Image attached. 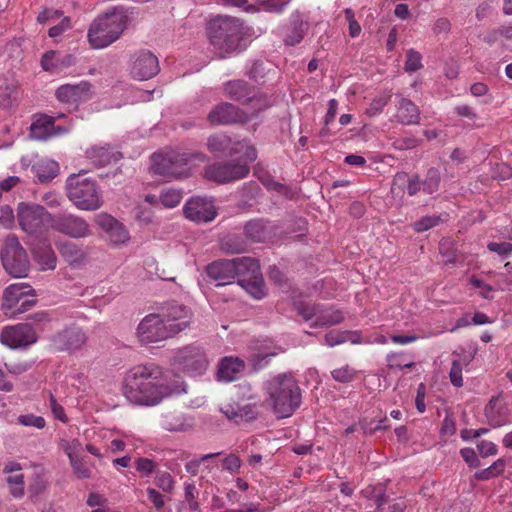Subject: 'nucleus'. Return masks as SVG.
Instances as JSON below:
<instances>
[{
	"mask_svg": "<svg viewBox=\"0 0 512 512\" xmlns=\"http://www.w3.org/2000/svg\"><path fill=\"white\" fill-rule=\"evenodd\" d=\"M477 449L482 457H488L497 454V446L490 441L482 440L477 444Z\"/></svg>",
	"mask_w": 512,
	"mask_h": 512,
	"instance_id": "obj_64",
	"label": "nucleus"
},
{
	"mask_svg": "<svg viewBox=\"0 0 512 512\" xmlns=\"http://www.w3.org/2000/svg\"><path fill=\"white\" fill-rule=\"evenodd\" d=\"M155 483L160 489L167 493L172 492L174 489V480L169 472H157Z\"/></svg>",
	"mask_w": 512,
	"mask_h": 512,
	"instance_id": "obj_53",
	"label": "nucleus"
},
{
	"mask_svg": "<svg viewBox=\"0 0 512 512\" xmlns=\"http://www.w3.org/2000/svg\"><path fill=\"white\" fill-rule=\"evenodd\" d=\"M32 291L29 285L16 283L8 286L2 296V309L6 314L14 307H17L20 300L23 299L24 294H30Z\"/></svg>",
	"mask_w": 512,
	"mask_h": 512,
	"instance_id": "obj_28",
	"label": "nucleus"
},
{
	"mask_svg": "<svg viewBox=\"0 0 512 512\" xmlns=\"http://www.w3.org/2000/svg\"><path fill=\"white\" fill-rule=\"evenodd\" d=\"M32 244L31 252L35 261L41 266L42 270H54L57 266V257L50 244L45 240H35Z\"/></svg>",
	"mask_w": 512,
	"mask_h": 512,
	"instance_id": "obj_27",
	"label": "nucleus"
},
{
	"mask_svg": "<svg viewBox=\"0 0 512 512\" xmlns=\"http://www.w3.org/2000/svg\"><path fill=\"white\" fill-rule=\"evenodd\" d=\"M512 36V27L502 26L490 31L485 37L484 41L488 44H493L497 42L501 38H511Z\"/></svg>",
	"mask_w": 512,
	"mask_h": 512,
	"instance_id": "obj_51",
	"label": "nucleus"
},
{
	"mask_svg": "<svg viewBox=\"0 0 512 512\" xmlns=\"http://www.w3.org/2000/svg\"><path fill=\"white\" fill-rule=\"evenodd\" d=\"M296 310L299 315L303 317L305 321H309L313 318L317 319L319 305L316 304H303L300 303L296 306Z\"/></svg>",
	"mask_w": 512,
	"mask_h": 512,
	"instance_id": "obj_55",
	"label": "nucleus"
},
{
	"mask_svg": "<svg viewBox=\"0 0 512 512\" xmlns=\"http://www.w3.org/2000/svg\"><path fill=\"white\" fill-rule=\"evenodd\" d=\"M48 172L44 171L42 167L37 169V179L41 183L49 182L55 178L58 174V165L55 162H51L48 166Z\"/></svg>",
	"mask_w": 512,
	"mask_h": 512,
	"instance_id": "obj_57",
	"label": "nucleus"
},
{
	"mask_svg": "<svg viewBox=\"0 0 512 512\" xmlns=\"http://www.w3.org/2000/svg\"><path fill=\"white\" fill-rule=\"evenodd\" d=\"M194 158L200 162L207 161L202 152L187 154L180 151H169L166 154L152 155V169L155 174L168 178H184L189 176V159Z\"/></svg>",
	"mask_w": 512,
	"mask_h": 512,
	"instance_id": "obj_6",
	"label": "nucleus"
},
{
	"mask_svg": "<svg viewBox=\"0 0 512 512\" xmlns=\"http://www.w3.org/2000/svg\"><path fill=\"white\" fill-rule=\"evenodd\" d=\"M208 121L213 125L246 123L249 121L247 113L231 103L217 105L207 116Z\"/></svg>",
	"mask_w": 512,
	"mask_h": 512,
	"instance_id": "obj_22",
	"label": "nucleus"
},
{
	"mask_svg": "<svg viewBox=\"0 0 512 512\" xmlns=\"http://www.w3.org/2000/svg\"><path fill=\"white\" fill-rule=\"evenodd\" d=\"M487 248L500 256H507L512 253V243L510 242H489Z\"/></svg>",
	"mask_w": 512,
	"mask_h": 512,
	"instance_id": "obj_61",
	"label": "nucleus"
},
{
	"mask_svg": "<svg viewBox=\"0 0 512 512\" xmlns=\"http://www.w3.org/2000/svg\"><path fill=\"white\" fill-rule=\"evenodd\" d=\"M394 180L406 182V189L409 196H415L417 193L422 191L420 187V176L416 173L411 175L405 172L397 173Z\"/></svg>",
	"mask_w": 512,
	"mask_h": 512,
	"instance_id": "obj_41",
	"label": "nucleus"
},
{
	"mask_svg": "<svg viewBox=\"0 0 512 512\" xmlns=\"http://www.w3.org/2000/svg\"><path fill=\"white\" fill-rule=\"evenodd\" d=\"M469 360L464 363L459 360H454L451 365L449 378L453 386L459 388L463 386L462 370L463 367L468 365Z\"/></svg>",
	"mask_w": 512,
	"mask_h": 512,
	"instance_id": "obj_46",
	"label": "nucleus"
},
{
	"mask_svg": "<svg viewBox=\"0 0 512 512\" xmlns=\"http://www.w3.org/2000/svg\"><path fill=\"white\" fill-rule=\"evenodd\" d=\"M71 125H56L55 117L41 114L30 126V135L35 140H47L50 137L68 132Z\"/></svg>",
	"mask_w": 512,
	"mask_h": 512,
	"instance_id": "obj_20",
	"label": "nucleus"
},
{
	"mask_svg": "<svg viewBox=\"0 0 512 512\" xmlns=\"http://www.w3.org/2000/svg\"><path fill=\"white\" fill-rule=\"evenodd\" d=\"M344 320L342 313L338 310L323 309L319 305L317 319L312 323L314 328L329 327L337 325Z\"/></svg>",
	"mask_w": 512,
	"mask_h": 512,
	"instance_id": "obj_35",
	"label": "nucleus"
},
{
	"mask_svg": "<svg viewBox=\"0 0 512 512\" xmlns=\"http://www.w3.org/2000/svg\"><path fill=\"white\" fill-rule=\"evenodd\" d=\"M172 364L190 376L203 375L209 366V359L203 347L188 344L175 350Z\"/></svg>",
	"mask_w": 512,
	"mask_h": 512,
	"instance_id": "obj_10",
	"label": "nucleus"
},
{
	"mask_svg": "<svg viewBox=\"0 0 512 512\" xmlns=\"http://www.w3.org/2000/svg\"><path fill=\"white\" fill-rule=\"evenodd\" d=\"M308 29V23L305 22L299 12L291 16L290 28L284 38L287 46H294L302 41L305 32Z\"/></svg>",
	"mask_w": 512,
	"mask_h": 512,
	"instance_id": "obj_32",
	"label": "nucleus"
},
{
	"mask_svg": "<svg viewBox=\"0 0 512 512\" xmlns=\"http://www.w3.org/2000/svg\"><path fill=\"white\" fill-rule=\"evenodd\" d=\"M123 390L129 402L140 406H156L173 393L162 368L154 363L132 367L126 373Z\"/></svg>",
	"mask_w": 512,
	"mask_h": 512,
	"instance_id": "obj_1",
	"label": "nucleus"
},
{
	"mask_svg": "<svg viewBox=\"0 0 512 512\" xmlns=\"http://www.w3.org/2000/svg\"><path fill=\"white\" fill-rule=\"evenodd\" d=\"M259 180L267 189L274 190L279 194H286L288 191V187L286 185L275 181L270 175L259 177Z\"/></svg>",
	"mask_w": 512,
	"mask_h": 512,
	"instance_id": "obj_58",
	"label": "nucleus"
},
{
	"mask_svg": "<svg viewBox=\"0 0 512 512\" xmlns=\"http://www.w3.org/2000/svg\"><path fill=\"white\" fill-rule=\"evenodd\" d=\"M16 217L21 230L32 240L43 239L47 225L51 226L52 214L39 204L20 202Z\"/></svg>",
	"mask_w": 512,
	"mask_h": 512,
	"instance_id": "obj_7",
	"label": "nucleus"
},
{
	"mask_svg": "<svg viewBox=\"0 0 512 512\" xmlns=\"http://www.w3.org/2000/svg\"><path fill=\"white\" fill-rule=\"evenodd\" d=\"M184 216L196 223H207L217 215L213 201L205 197H192L183 207Z\"/></svg>",
	"mask_w": 512,
	"mask_h": 512,
	"instance_id": "obj_18",
	"label": "nucleus"
},
{
	"mask_svg": "<svg viewBox=\"0 0 512 512\" xmlns=\"http://www.w3.org/2000/svg\"><path fill=\"white\" fill-rule=\"evenodd\" d=\"M165 324L159 313L146 315L137 327L139 341L143 344H154L173 338Z\"/></svg>",
	"mask_w": 512,
	"mask_h": 512,
	"instance_id": "obj_12",
	"label": "nucleus"
},
{
	"mask_svg": "<svg viewBox=\"0 0 512 512\" xmlns=\"http://www.w3.org/2000/svg\"><path fill=\"white\" fill-rule=\"evenodd\" d=\"M19 423L24 426H33L38 429H42L45 427V420L43 417L35 416L33 414L21 415L18 418Z\"/></svg>",
	"mask_w": 512,
	"mask_h": 512,
	"instance_id": "obj_59",
	"label": "nucleus"
},
{
	"mask_svg": "<svg viewBox=\"0 0 512 512\" xmlns=\"http://www.w3.org/2000/svg\"><path fill=\"white\" fill-rule=\"evenodd\" d=\"M159 314L172 337L189 327L192 316L187 307L176 302L167 304Z\"/></svg>",
	"mask_w": 512,
	"mask_h": 512,
	"instance_id": "obj_14",
	"label": "nucleus"
},
{
	"mask_svg": "<svg viewBox=\"0 0 512 512\" xmlns=\"http://www.w3.org/2000/svg\"><path fill=\"white\" fill-rule=\"evenodd\" d=\"M224 92L232 100L245 103L247 97L253 92V87L244 80H232L224 84Z\"/></svg>",
	"mask_w": 512,
	"mask_h": 512,
	"instance_id": "obj_33",
	"label": "nucleus"
},
{
	"mask_svg": "<svg viewBox=\"0 0 512 512\" xmlns=\"http://www.w3.org/2000/svg\"><path fill=\"white\" fill-rule=\"evenodd\" d=\"M220 411L227 419L240 424L254 420L257 417L255 404L240 405L239 403H228L220 408Z\"/></svg>",
	"mask_w": 512,
	"mask_h": 512,
	"instance_id": "obj_25",
	"label": "nucleus"
},
{
	"mask_svg": "<svg viewBox=\"0 0 512 512\" xmlns=\"http://www.w3.org/2000/svg\"><path fill=\"white\" fill-rule=\"evenodd\" d=\"M399 98L397 105L396 118L403 125L418 124L420 112L418 107L409 99L397 96Z\"/></svg>",
	"mask_w": 512,
	"mask_h": 512,
	"instance_id": "obj_30",
	"label": "nucleus"
},
{
	"mask_svg": "<svg viewBox=\"0 0 512 512\" xmlns=\"http://www.w3.org/2000/svg\"><path fill=\"white\" fill-rule=\"evenodd\" d=\"M197 489L194 484H186L184 488V498L193 512L199 511L200 505L197 501Z\"/></svg>",
	"mask_w": 512,
	"mask_h": 512,
	"instance_id": "obj_52",
	"label": "nucleus"
},
{
	"mask_svg": "<svg viewBox=\"0 0 512 512\" xmlns=\"http://www.w3.org/2000/svg\"><path fill=\"white\" fill-rule=\"evenodd\" d=\"M15 216L13 209L9 205L0 208V224L5 228H11L14 224Z\"/></svg>",
	"mask_w": 512,
	"mask_h": 512,
	"instance_id": "obj_62",
	"label": "nucleus"
},
{
	"mask_svg": "<svg viewBox=\"0 0 512 512\" xmlns=\"http://www.w3.org/2000/svg\"><path fill=\"white\" fill-rule=\"evenodd\" d=\"M221 454H222V452L205 454V455L201 456L199 459H195V460H191V461L187 462L185 464V469L189 474L195 476L198 474L199 466H200L201 462L206 461L208 459H212Z\"/></svg>",
	"mask_w": 512,
	"mask_h": 512,
	"instance_id": "obj_56",
	"label": "nucleus"
},
{
	"mask_svg": "<svg viewBox=\"0 0 512 512\" xmlns=\"http://www.w3.org/2000/svg\"><path fill=\"white\" fill-rule=\"evenodd\" d=\"M220 248L227 254H240L247 250V243L238 235H229L221 240Z\"/></svg>",
	"mask_w": 512,
	"mask_h": 512,
	"instance_id": "obj_38",
	"label": "nucleus"
},
{
	"mask_svg": "<svg viewBox=\"0 0 512 512\" xmlns=\"http://www.w3.org/2000/svg\"><path fill=\"white\" fill-rule=\"evenodd\" d=\"M391 95L388 94H382L377 96L373 99L370 106L366 110V114L370 117L376 116L380 114L384 107L388 104L390 101Z\"/></svg>",
	"mask_w": 512,
	"mask_h": 512,
	"instance_id": "obj_47",
	"label": "nucleus"
},
{
	"mask_svg": "<svg viewBox=\"0 0 512 512\" xmlns=\"http://www.w3.org/2000/svg\"><path fill=\"white\" fill-rule=\"evenodd\" d=\"M441 182V173L439 169L431 167L427 170L425 178L420 177L421 190L428 195L434 194L439 190Z\"/></svg>",
	"mask_w": 512,
	"mask_h": 512,
	"instance_id": "obj_36",
	"label": "nucleus"
},
{
	"mask_svg": "<svg viewBox=\"0 0 512 512\" xmlns=\"http://www.w3.org/2000/svg\"><path fill=\"white\" fill-rule=\"evenodd\" d=\"M250 169L246 164L215 163L205 169V177L218 183H227L246 177Z\"/></svg>",
	"mask_w": 512,
	"mask_h": 512,
	"instance_id": "obj_16",
	"label": "nucleus"
},
{
	"mask_svg": "<svg viewBox=\"0 0 512 512\" xmlns=\"http://www.w3.org/2000/svg\"><path fill=\"white\" fill-rule=\"evenodd\" d=\"M161 425L165 430L170 432L187 430L183 417L174 413H167L163 415Z\"/></svg>",
	"mask_w": 512,
	"mask_h": 512,
	"instance_id": "obj_40",
	"label": "nucleus"
},
{
	"mask_svg": "<svg viewBox=\"0 0 512 512\" xmlns=\"http://www.w3.org/2000/svg\"><path fill=\"white\" fill-rule=\"evenodd\" d=\"M0 341L12 348L26 347L37 341V335L30 323H20L3 328Z\"/></svg>",
	"mask_w": 512,
	"mask_h": 512,
	"instance_id": "obj_15",
	"label": "nucleus"
},
{
	"mask_svg": "<svg viewBox=\"0 0 512 512\" xmlns=\"http://www.w3.org/2000/svg\"><path fill=\"white\" fill-rule=\"evenodd\" d=\"M266 391L278 418L290 417L301 405L302 395L290 374H279L267 382Z\"/></svg>",
	"mask_w": 512,
	"mask_h": 512,
	"instance_id": "obj_3",
	"label": "nucleus"
},
{
	"mask_svg": "<svg viewBox=\"0 0 512 512\" xmlns=\"http://www.w3.org/2000/svg\"><path fill=\"white\" fill-rule=\"evenodd\" d=\"M50 341L56 351L73 353L86 344L87 335L81 327L71 325L55 333Z\"/></svg>",
	"mask_w": 512,
	"mask_h": 512,
	"instance_id": "obj_13",
	"label": "nucleus"
},
{
	"mask_svg": "<svg viewBox=\"0 0 512 512\" xmlns=\"http://www.w3.org/2000/svg\"><path fill=\"white\" fill-rule=\"evenodd\" d=\"M59 56L60 55L54 50L45 52L41 58V67L43 70L50 73H59Z\"/></svg>",
	"mask_w": 512,
	"mask_h": 512,
	"instance_id": "obj_44",
	"label": "nucleus"
},
{
	"mask_svg": "<svg viewBox=\"0 0 512 512\" xmlns=\"http://www.w3.org/2000/svg\"><path fill=\"white\" fill-rule=\"evenodd\" d=\"M57 250L64 261L73 268L82 267L88 257V249L75 242L64 240L56 243Z\"/></svg>",
	"mask_w": 512,
	"mask_h": 512,
	"instance_id": "obj_23",
	"label": "nucleus"
},
{
	"mask_svg": "<svg viewBox=\"0 0 512 512\" xmlns=\"http://www.w3.org/2000/svg\"><path fill=\"white\" fill-rule=\"evenodd\" d=\"M245 105H248L254 112H259L271 106V100L263 93L256 91L253 92L245 100Z\"/></svg>",
	"mask_w": 512,
	"mask_h": 512,
	"instance_id": "obj_39",
	"label": "nucleus"
},
{
	"mask_svg": "<svg viewBox=\"0 0 512 512\" xmlns=\"http://www.w3.org/2000/svg\"><path fill=\"white\" fill-rule=\"evenodd\" d=\"M84 172L71 174L67 178V197L78 209L95 211L103 204L102 193L95 180L83 177Z\"/></svg>",
	"mask_w": 512,
	"mask_h": 512,
	"instance_id": "obj_5",
	"label": "nucleus"
},
{
	"mask_svg": "<svg viewBox=\"0 0 512 512\" xmlns=\"http://www.w3.org/2000/svg\"><path fill=\"white\" fill-rule=\"evenodd\" d=\"M242 23L234 17L217 16L207 24L210 45L219 58L237 54L246 47Z\"/></svg>",
	"mask_w": 512,
	"mask_h": 512,
	"instance_id": "obj_2",
	"label": "nucleus"
},
{
	"mask_svg": "<svg viewBox=\"0 0 512 512\" xmlns=\"http://www.w3.org/2000/svg\"><path fill=\"white\" fill-rule=\"evenodd\" d=\"M231 140L224 135H213L208 138L207 148L212 153H225L230 149Z\"/></svg>",
	"mask_w": 512,
	"mask_h": 512,
	"instance_id": "obj_42",
	"label": "nucleus"
},
{
	"mask_svg": "<svg viewBox=\"0 0 512 512\" xmlns=\"http://www.w3.org/2000/svg\"><path fill=\"white\" fill-rule=\"evenodd\" d=\"M233 262L238 284L254 298L262 299L266 292L258 261L251 257H241L233 259Z\"/></svg>",
	"mask_w": 512,
	"mask_h": 512,
	"instance_id": "obj_8",
	"label": "nucleus"
},
{
	"mask_svg": "<svg viewBox=\"0 0 512 512\" xmlns=\"http://www.w3.org/2000/svg\"><path fill=\"white\" fill-rule=\"evenodd\" d=\"M55 96L62 103L77 106L91 98V84L88 81H81L77 84H63L57 88Z\"/></svg>",
	"mask_w": 512,
	"mask_h": 512,
	"instance_id": "obj_21",
	"label": "nucleus"
},
{
	"mask_svg": "<svg viewBox=\"0 0 512 512\" xmlns=\"http://www.w3.org/2000/svg\"><path fill=\"white\" fill-rule=\"evenodd\" d=\"M86 156L95 167L101 168L119 161L122 153L114 150L110 145H94L86 150Z\"/></svg>",
	"mask_w": 512,
	"mask_h": 512,
	"instance_id": "obj_24",
	"label": "nucleus"
},
{
	"mask_svg": "<svg viewBox=\"0 0 512 512\" xmlns=\"http://www.w3.org/2000/svg\"><path fill=\"white\" fill-rule=\"evenodd\" d=\"M356 374V370L349 365H344L331 371L332 378L339 383L352 382Z\"/></svg>",
	"mask_w": 512,
	"mask_h": 512,
	"instance_id": "obj_45",
	"label": "nucleus"
},
{
	"mask_svg": "<svg viewBox=\"0 0 512 512\" xmlns=\"http://www.w3.org/2000/svg\"><path fill=\"white\" fill-rule=\"evenodd\" d=\"M241 467V460L235 454H230L223 459V468L229 472H238Z\"/></svg>",
	"mask_w": 512,
	"mask_h": 512,
	"instance_id": "obj_63",
	"label": "nucleus"
},
{
	"mask_svg": "<svg viewBox=\"0 0 512 512\" xmlns=\"http://www.w3.org/2000/svg\"><path fill=\"white\" fill-rule=\"evenodd\" d=\"M460 455L470 468H477L480 466V460L473 448H462L460 450Z\"/></svg>",
	"mask_w": 512,
	"mask_h": 512,
	"instance_id": "obj_60",
	"label": "nucleus"
},
{
	"mask_svg": "<svg viewBox=\"0 0 512 512\" xmlns=\"http://www.w3.org/2000/svg\"><path fill=\"white\" fill-rule=\"evenodd\" d=\"M441 221V216L438 215L424 216L413 224V228L417 232H424L437 226Z\"/></svg>",
	"mask_w": 512,
	"mask_h": 512,
	"instance_id": "obj_48",
	"label": "nucleus"
},
{
	"mask_svg": "<svg viewBox=\"0 0 512 512\" xmlns=\"http://www.w3.org/2000/svg\"><path fill=\"white\" fill-rule=\"evenodd\" d=\"M136 470L141 474V476H149L155 472L157 467V463L152 459L139 457L135 461Z\"/></svg>",
	"mask_w": 512,
	"mask_h": 512,
	"instance_id": "obj_50",
	"label": "nucleus"
},
{
	"mask_svg": "<svg viewBox=\"0 0 512 512\" xmlns=\"http://www.w3.org/2000/svg\"><path fill=\"white\" fill-rule=\"evenodd\" d=\"M207 275L218 281V285H226L235 279V264L232 260H218L209 264L206 269Z\"/></svg>",
	"mask_w": 512,
	"mask_h": 512,
	"instance_id": "obj_26",
	"label": "nucleus"
},
{
	"mask_svg": "<svg viewBox=\"0 0 512 512\" xmlns=\"http://www.w3.org/2000/svg\"><path fill=\"white\" fill-rule=\"evenodd\" d=\"M81 448V443L78 440H73L66 448L65 451L73 467L74 472L78 478L86 479L91 477V470L85 464L83 459L77 457V453Z\"/></svg>",
	"mask_w": 512,
	"mask_h": 512,
	"instance_id": "obj_31",
	"label": "nucleus"
},
{
	"mask_svg": "<svg viewBox=\"0 0 512 512\" xmlns=\"http://www.w3.org/2000/svg\"><path fill=\"white\" fill-rule=\"evenodd\" d=\"M127 19V11L123 7H114L98 17L88 30L91 46L100 49L115 42L126 28Z\"/></svg>",
	"mask_w": 512,
	"mask_h": 512,
	"instance_id": "obj_4",
	"label": "nucleus"
},
{
	"mask_svg": "<svg viewBox=\"0 0 512 512\" xmlns=\"http://www.w3.org/2000/svg\"><path fill=\"white\" fill-rule=\"evenodd\" d=\"M0 258L4 270L11 276L23 278L28 275L30 260L26 250L14 235L6 237L0 251Z\"/></svg>",
	"mask_w": 512,
	"mask_h": 512,
	"instance_id": "obj_9",
	"label": "nucleus"
},
{
	"mask_svg": "<svg viewBox=\"0 0 512 512\" xmlns=\"http://www.w3.org/2000/svg\"><path fill=\"white\" fill-rule=\"evenodd\" d=\"M95 223L105 232L107 239L114 246L125 244L130 239L125 225L108 213L96 215Z\"/></svg>",
	"mask_w": 512,
	"mask_h": 512,
	"instance_id": "obj_19",
	"label": "nucleus"
},
{
	"mask_svg": "<svg viewBox=\"0 0 512 512\" xmlns=\"http://www.w3.org/2000/svg\"><path fill=\"white\" fill-rule=\"evenodd\" d=\"M160 70L158 58L150 51H139L131 57L130 75L137 80H148Z\"/></svg>",
	"mask_w": 512,
	"mask_h": 512,
	"instance_id": "obj_17",
	"label": "nucleus"
},
{
	"mask_svg": "<svg viewBox=\"0 0 512 512\" xmlns=\"http://www.w3.org/2000/svg\"><path fill=\"white\" fill-rule=\"evenodd\" d=\"M182 199V194L178 190H167L161 193L160 201L167 208L176 207Z\"/></svg>",
	"mask_w": 512,
	"mask_h": 512,
	"instance_id": "obj_49",
	"label": "nucleus"
},
{
	"mask_svg": "<svg viewBox=\"0 0 512 512\" xmlns=\"http://www.w3.org/2000/svg\"><path fill=\"white\" fill-rule=\"evenodd\" d=\"M17 98V87L12 80L0 78V106L8 108Z\"/></svg>",
	"mask_w": 512,
	"mask_h": 512,
	"instance_id": "obj_37",
	"label": "nucleus"
},
{
	"mask_svg": "<svg viewBox=\"0 0 512 512\" xmlns=\"http://www.w3.org/2000/svg\"><path fill=\"white\" fill-rule=\"evenodd\" d=\"M50 228L74 239L86 238L92 234L90 225L84 218L67 212L52 214Z\"/></svg>",
	"mask_w": 512,
	"mask_h": 512,
	"instance_id": "obj_11",
	"label": "nucleus"
},
{
	"mask_svg": "<svg viewBox=\"0 0 512 512\" xmlns=\"http://www.w3.org/2000/svg\"><path fill=\"white\" fill-rule=\"evenodd\" d=\"M244 232L246 237L253 242H264L271 236L267 222L262 219H253L247 222Z\"/></svg>",
	"mask_w": 512,
	"mask_h": 512,
	"instance_id": "obj_34",
	"label": "nucleus"
},
{
	"mask_svg": "<svg viewBox=\"0 0 512 512\" xmlns=\"http://www.w3.org/2000/svg\"><path fill=\"white\" fill-rule=\"evenodd\" d=\"M439 252L447 263H456L459 260V252L455 243L450 239H442L439 243Z\"/></svg>",
	"mask_w": 512,
	"mask_h": 512,
	"instance_id": "obj_43",
	"label": "nucleus"
},
{
	"mask_svg": "<svg viewBox=\"0 0 512 512\" xmlns=\"http://www.w3.org/2000/svg\"><path fill=\"white\" fill-rule=\"evenodd\" d=\"M422 56L419 52L414 49H410L407 52V60L405 62V70L408 72H415L422 67Z\"/></svg>",
	"mask_w": 512,
	"mask_h": 512,
	"instance_id": "obj_54",
	"label": "nucleus"
},
{
	"mask_svg": "<svg viewBox=\"0 0 512 512\" xmlns=\"http://www.w3.org/2000/svg\"><path fill=\"white\" fill-rule=\"evenodd\" d=\"M244 361L238 357H224L217 370V378L220 381L231 382L236 379L237 374L244 370Z\"/></svg>",
	"mask_w": 512,
	"mask_h": 512,
	"instance_id": "obj_29",
	"label": "nucleus"
}]
</instances>
